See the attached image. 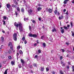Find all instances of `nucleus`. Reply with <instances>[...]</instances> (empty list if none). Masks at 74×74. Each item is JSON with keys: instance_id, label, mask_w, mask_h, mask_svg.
<instances>
[{"instance_id": "f257e3e1", "label": "nucleus", "mask_w": 74, "mask_h": 74, "mask_svg": "<svg viewBox=\"0 0 74 74\" xmlns=\"http://www.w3.org/2000/svg\"><path fill=\"white\" fill-rule=\"evenodd\" d=\"M14 26L16 27L17 29L18 28L20 30V32H23V26H22V24L21 23V22H18V23H17L16 22H15L14 24Z\"/></svg>"}, {"instance_id": "f03ea898", "label": "nucleus", "mask_w": 74, "mask_h": 74, "mask_svg": "<svg viewBox=\"0 0 74 74\" xmlns=\"http://www.w3.org/2000/svg\"><path fill=\"white\" fill-rule=\"evenodd\" d=\"M8 47H10V49L12 51L14 50V49H13V45H12V43L11 42H10L9 43H8Z\"/></svg>"}, {"instance_id": "7ed1b4c3", "label": "nucleus", "mask_w": 74, "mask_h": 74, "mask_svg": "<svg viewBox=\"0 0 74 74\" xmlns=\"http://www.w3.org/2000/svg\"><path fill=\"white\" fill-rule=\"evenodd\" d=\"M13 38L14 41H16L17 40V34L15 33L13 35Z\"/></svg>"}, {"instance_id": "20e7f679", "label": "nucleus", "mask_w": 74, "mask_h": 74, "mask_svg": "<svg viewBox=\"0 0 74 74\" xmlns=\"http://www.w3.org/2000/svg\"><path fill=\"white\" fill-rule=\"evenodd\" d=\"M20 60L21 63L22 64L23 66V64H25V61H24L22 59H21Z\"/></svg>"}, {"instance_id": "39448f33", "label": "nucleus", "mask_w": 74, "mask_h": 74, "mask_svg": "<svg viewBox=\"0 0 74 74\" xmlns=\"http://www.w3.org/2000/svg\"><path fill=\"white\" fill-rule=\"evenodd\" d=\"M6 7L7 8L10 9V7H11V5H10V4L8 3L7 4Z\"/></svg>"}, {"instance_id": "423d86ee", "label": "nucleus", "mask_w": 74, "mask_h": 74, "mask_svg": "<svg viewBox=\"0 0 74 74\" xmlns=\"http://www.w3.org/2000/svg\"><path fill=\"white\" fill-rule=\"evenodd\" d=\"M28 12L29 14V15H31L32 12V9L29 10L28 11Z\"/></svg>"}, {"instance_id": "0eeeda50", "label": "nucleus", "mask_w": 74, "mask_h": 74, "mask_svg": "<svg viewBox=\"0 0 74 74\" xmlns=\"http://www.w3.org/2000/svg\"><path fill=\"white\" fill-rule=\"evenodd\" d=\"M70 0H64V1L63 2V3L64 4H66L67 2L69 1Z\"/></svg>"}, {"instance_id": "6e6552de", "label": "nucleus", "mask_w": 74, "mask_h": 74, "mask_svg": "<svg viewBox=\"0 0 74 74\" xmlns=\"http://www.w3.org/2000/svg\"><path fill=\"white\" fill-rule=\"evenodd\" d=\"M44 69H45V68H44V66H43V67H41L40 71H44Z\"/></svg>"}, {"instance_id": "1a4fd4ad", "label": "nucleus", "mask_w": 74, "mask_h": 74, "mask_svg": "<svg viewBox=\"0 0 74 74\" xmlns=\"http://www.w3.org/2000/svg\"><path fill=\"white\" fill-rule=\"evenodd\" d=\"M48 12H49L50 13H52V10L51 9L49 8L48 10Z\"/></svg>"}, {"instance_id": "9d476101", "label": "nucleus", "mask_w": 74, "mask_h": 74, "mask_svg": "<svg viewBox=\"0 0 74 74\" xmlns=\"http://www.w3.org/2000/svg\"><path fill=\"white\" fill-rule=\"evenodd\" d=\"M21 12H23V13H24V12H25V10L24 9V8H21Z\"/></svg>"}, {"instance_id": "9b49d317", "label": "nucleus", "mask_w": 74, "mask_h": 74, "mask_svg": "<svg viewBox=\"0 0 74 74\" xmlns=\"http://www.w3.org/2000/svg\"><path fill=\"white\" fill-rule=\"evenodd\" d=\"M37 10L38 11H40V10H42V8L40 7H38L37 8Z\"/></svg>"}, {"instance_id": "f8f14e48", "label": "nucleus", "mask_w": 74, "mask_h": 74, "mask_svg": "<svg viewBox=\"0 0 74 74\" xmlns=\"http://www.w3.org/2000/svg\"><path fill=\"white\" fill-rule=\"evenodd\" d=\"M37 37V36L36 34H33L32 35V37L34 38H36V37Z\"/></svg>"}, {"instance_id": "ddd939ff", "label": "nucleus", "mask_w": 74, "mask_h": 74, "mask_svg": "<svg viewBox=\"0 0 74 74\" xmlns=\"http://www.w3.org/2000/svg\"><path fill=\"white\" fill-rule=\"evenodd\" d=\"M14 3L16 5V6L17 5H18V3L17 2V1H16L15 0L14 2Z\"/></svg>"}, {"instance_id": "4468645a", "label": "nucleus", "mask_w": 74, "mask_h": 74, "mask_svg": "<svg viewBox=\"0 0 74 74\" xmlns=\"http://www.w3.org/2000/svg\"><path fill=\"white\" fill-rule=\"evenodd\" d=\"M8 70V69H7L5 70V72H4V74H7V71Z\"/></svg>"}, {"instance_id": "2eb2a0df", "label": "nucleus", "mask_w": 74, "mask_h": 74, "mask_svg": "<svg viewBox=\"0 0 74 74\" xmlns=\"http://www.w3.org/2000/svg\"><path fill=\"white\" fill-rule=\"evenodd\" d=\"M59 72H60V74H64V73H63V72L62 71L60 70V71H59Z\"/></svg>"}, {"instance_id": "dca6fc26", "label": "nucleus", "mask_w": 74, "mask_h": 74, "mask_svg": "<svg viewBox=\"0 0 74 74\" xmlns=\"http://www.w3.org/2000/svg\"><path fill=\"white\" fill-rule=\"evenodd\" d=\"M1 39L2 40V42H3L4 41V37L3 36L1 37Z\"/></svg>"}, {"instance_id": "f3484780", "label": "nucleus", "mask_w": 74, "mask_h": 74, "mask_svg": "<svg viewBox=\"0 0 74 74\" xmlns=\"http://www.w3.org/2000/svg\"><path fill=\"white\" fill-rule=\"evenodd\" d=\"M33 65L34 66V67H37V64L36 63H34L33 64Z\"/></svg>"}, {"instance_id": "a211bd4d", "label": "nucleus", "mask_w": 74, "mask_h": 74, "mask_svg": "<svg viewBox=\"0 0 74 74\" xmlns=\"http://www.w3.org/2000/svg\"><path fill=\"white\" fill-rule=\"evenodd\" d=\"M61 32L62 33V34L64 33V29H62L61 30Z\"/></svg>"}, {"instance_id": "6ab92c4d", "label": "nucleus", "mask_w": 74, "mask_h": 74, "mask_svg": "<svg viewBox=\"0 0 74 74\" xmlns=\"http://www.w3.org/2000/svg\"><path fill=\"white\" fill-rule=\"evenodd\" d=\"M29 36L31 37H33V34H29Z\"/></svg>"}, {"instance_id": "aec40b11", "label": "nucleus", "mask_w": 74, "mask_h": 74, "mask_svg": "<svg viewBox=\"0 0 74 74\" xmlns=\"http://www.w3.org/2000/svg\"><path fill=\"white\" fill-rule=\"evenodd\" d=\"M11 64L12 65V66H13V65H15V63H14V62H13V61H12L11 62Z\"/></svg>"}, {"instance_id": "412c9836", "label": "nucleus", "mask_w": 74, "mask_h": 74, "mask_svg": "<svg viewBox=\"0 0 74 74\" xmlns=\"http://www.w3.org/2000/svg\"><path fill=\"white\" fill-rule=\"evenodd\" d=\"M46 71L47 72H48L49 70V68L48 67H47L46 68Z\"/></svg>"}, {"instance_id": "4be33fe9", "label": "nucleus", "mask_w": 74, "mask_h": 74, "mask_svg": "<svg viewBox=\"0 0 74 74\" xmlns=\"http://www.w3.org/2000/svg\"><path fill=\"white\" fill-rule=\"evenodd\" d=\"M18 66H19V69H20V68H21V67H22V65H21V64H18Z\"/></svg>"}, {"instance_id": "5701e85b", "label": "nucleus", "mask_w": 74, "mask_h": 74, "mask_svg": "<svg viewBox=\"0 0 74 74\" xmlns=\"http://www.w3.org/2000/svg\"><path fill=\"white\" fill-rule=\"evenodd\" d=\"M8 58L9 60H11V59H12V57H11V56H8Z\"/></svg>"}, {"instance_id": "b1692460", "label": "nucleus", "mask_w": 74, "mask_h": 74, "mask_svg": "<svg viewBox=\"0 0 74 74\" xmlns=\"http://www.w3.org/2000/svg\"><path fill=\"white\" fill-rule=\"evenodd\" d=\"M17 10L18 11H19V12H20V8H19V7H18L17 8Z\"/></svg>"}, {"instance_id": "393cba45", "label": "nucleus", "mask_w": 74, "mask_h": 74, "mask_svg": "<svg viewBox=\"0 0 74 74\" xmlns=\"http://www.w3.org/2000/svg\"><path fill=\"white\" fill-rule=\"evenodd\" d=\"M64 28L65 30H67L69 29V28H67V27L65 26H64Z\"/></svg>"}, {"instance_id": "a878e982", "label": "nucleus", "mask_w": 74, "mask_h": 74, "mask_svg": "<svg viewBox=\"0 0 74 74\" xmlns=\"http://www.w3.org/2000/svg\"><path fill=\"white\" fill-rule=\"evenodd\" d=\"M21 55H23V52L22 50H20L19 51Z\"/></svg>"}, {"instance_id": "bb28decb", "label": "nucleus", "mask_w": 74, "mask_h": 74, "mask_svg": "<svg viewBox=\"0 0 74 74\" xmlns=\"http://www.w3.org/2000/svg\"><path fill=\"white\" fill-rule=\"evenodd\" d=\"M22 40L23 41H24L25 40V36H23V38H22Z\"/></svg>"}, {"instance_id": "cd10ccee", "label": "nucleus", "mask_w": 74, "mask_h": 74, "mask_svg": "<svg viewBox=\"0 0 74 74\" xmlns=\"http://www.w3.org/2000/svg\"><path fill=\"white\" fill-rule=\"evenodd\" d=\"M21 48V46L20 45H19V46L17 47V49H19Z\"/></svg>"}, {"instance_id": "c85d7f7f", "label": "nucleus", "mask_w": 74, "mask_h": 74, "mask_svg": "<svg viewBox=\"0 0 74 74\" xmlns=\"http://www.w3.org/2000/svg\"><path fill=\"white\" fill-rule=\"evenodd\" d=\"M55 31L56 32V29L55 28H54L52 30V32H54Z\"/></svg>"}, {"instance_id": "c756f323", "label": "nucleus", "mask_w": 74, "mask_h": 74, "mask_svg": "<svg viewBox=\"0 0 74 74\" xmlns=\"http://www.w3.org/2000/svg\"><path fill=\"white\" fill-rule=\"evenodd\" d=\"M31 21H32V22L33 23H36V21L33 20H31Z\"/></svg>"}, {"instance_id": "7c9ffc66", "label": "nucleus", "mask_w": 74, "mask_h": 74, "mask_svg": "<svg viewBox=\"0 0 74 74\" xmlns=\"http://www.w3.org/2000/svg\"><path fill=\"white\" fill-rule=\"evenodd\" d=\"M12 7H15V8H16V6L14 4H12Z\"/></svg>"}, {"instance_id": "2f4dec72", "label": "nucleus", "mask_w": 74, "mask_h": 74, "mask_svg": "<svg viewBox=\"0 0 74 74\" xmlns=\"http://www.w3.org/2000/svg\"><path fill=\"white\" fill-rule=\"evenodd\" d=\"M38 52H39V53H41V51L40 49H39L38 50Z\"/></svg>"}, {"instance_id": "473e14b6", "label": "nucleus", "mask_w": 74, "mask_h": 74, "mask_svg": "<svg viewBox=\"0 0 74 74\" xmlns=\"http://www.w3.org/2000/svg\"><path fill=\"white\" fill-rule=\"evenodd\" d=\"M29 29L30 31H31L32 30V27H31V26H29Z\"/></svg>"}, {"instance_id": "72a5a7b5", "label": "nucleus", "mask_w": 74, "mask_h": 74, "mask_svg": "<svg viewBox=\"0 0 74 74\" xmlns=\"http://www.w3.org/2000/svg\"><path fill=\"white\" fill-rule=\"evenodd\" d=\"M57 12H58V10H55V11H54V13L56 15V14H57Z\"/></svg>"}, {"instance_id": "f704fd0d", "label": "nucleus", "mask_w": 74, "mask_h": 74, "mask_svg": "<svg viewBox=\"0 0 74 74\" xmlns=\"http://www.w3.org/2000/svg\"><path fill=\"white\" fill-rule=\"evenodd\" d=\"M43 45L44 47H45V46H46L45 43H44L43 44Z\"/></svg>"}, {"instance_id": "c9c22d12", "label": "nucleus", "mask_w": 74, "mask_h": 74, "mask_svg": "<svg viewBox=\"0 0 74 74\" xmlns=\"http://www.w3.org/2000/svg\"><path fill=\"white\" fill-rule=\"evenodd\" d=\"M8 53H10H10H11V50H9Z\"/></svg>"}, {"instance_id": "e433bc0d", "label": "nucleus", "mask_w": 74, "mask_h": 74, "mask_svg": "<svg viewBox=\"0 0 74 74\" xmlns=\"http://www.w3.org/2000/svg\"><path fill=\"white\" fill-rule=\"evenodd\" d=\"M3 19L4 20H5L7 19V17L6 16H4L3 17Z\"/></svg>"}, {"instance_id": "4c0bfd02", "label": "nucleus", "mask_w": 74, "mask_h": 74, "mask_svg": "<svg viewBox=\"0 0 74 74\" xmlns=\"http://www.w3.org/2000/svg\"><path fill=\"white\" fill-rule=\"evenodd\" d=\"M3 25H5V21H3Z\"/></svg>"}, {"instance_id": "58836bf2", "label": "nucleus", "mask_w": 74, "mask_h": 74, "mask_svg": "<svg viewBox=\"0 0 74 74\" xmlns=\"http://www.w3.org/2000/svg\"><path fill=\"white\" fill-rule=\"evenodd\" d=\"M71 27H73V23L72 22H71Z\"/></svg>"}, {"instance_id": "ea45409f", "label": "nucleus", "mask_w": 74, "mask_h": 74, "mask_svg": "<svg viewBox=\"0 0 74 74\" xmlns=\"http://www.w3.org/2000/svg\"><path fill=\"white\" fill-rule=\"evenodd\" d=\"M15 13L16 14V16H18V12H15Z\"/></svg>"}, {"instance_id": "a19ab883", "label": "nucleus", "mask_w": 74, "mask_h": 74, "mask_svg": "<svg viewBox=\"0 0 74 74\" xmlns=\"http://www.w3.org/2000/svg\"><path fill=\"white\" fill-rule=\"evenodd\" d=\"M66 15H69V12H68V11L67 10V12H66Z\"/></svg>"}, {"instance_id": "79ce46f5", "label": "nucleus", "mask_w": 74, "mask_h": 74, "mask_svg": "<svg viewBox=\"0 0 74 74\" xmlns=\"http://www.w3.org/2000/svg\"><path fill=\"white\" fill-rule=\"evenodd\" d=\"M61 50V51H62V52H65V50H64V49H62Z\"/></svg>"}, {"instance_id": "37998d69", "label": "nucleus", "mask_w": 74, "mask_h": 74, "mask_svg": "<svg viewBox=\"0 0 74 74\" xmlns=\"http://www.w3.org/2000/svg\"><path fill=\"white\" fill-rule=\"evenodd\" d=\"M63 59V57L62 56H60V60H62Z\"/></svg>"}, {"instance_id": "c03bdc74", "label": "nucleus", "mask_w": 74, "mask_h": 74, "mask_svg": "<svg viewBox=\"0 0 74 74\" xmlns=\"http://www.w3.org/2000/svg\"><path fill=\"white\" fill-rule=\"evenodd\" d=\"M72 36L73 37H74V33L73 32L72 34Z\"/></svg>"}, {"instance_id": "a18cd8bd", "label": "nucleus", "mask_w": 74, "mask_h": 74, "mask_svg": "<svg viewBox=\"0 0 74 74\" xmlns=\"http://www.w3.org/2000/svg\"><path fill=\"white\" fill-rule=\"evenodd\" d=\"M27 41L26 40H25V41L24 42V43L25 44H27Z\"/></svg>"}, {"instance_id": "49530a36", "label": "nucleus", "mask_w": 74, "mask_h": 74, "mask_svg": "<svg viewBox=\"0 0 74 74\" xmlns=\"http://www.w3.org/2000/svg\"><path fill=\"white\" fill-rule=\"evenodd\" d=\"M38 7H40V6H41V4L40 3L38 4Z\"/></svg>"}, {"instance_id": "de8ad7c7", "label": "nucleus", "mask_w": 74, "mask_h": 74, "mask_svg": "<svg viewBox=\"0 0 74 74\" xmlns=\"http://www.w3.org/2000/svg\"><path fill=\"white\" fill-rule=\"evenodd\" d=\"M52 73L53 74H55V72H54V71H52Z\"/></svg>"}, {"instance_id": "09e8293b", "label": "nucleus", "mask_w": 74, "mask_h": 74, "mask_svg": "<svg viewBox=\"0 0 74 74\" xmlns=\"http://www.w3.org/2000/svg\"><path fill=\"white\" fill-rule=\"evenodd\" d=\"M44 36H42L41 37V39H42V40H43V38H44Z\"/></svg>"}, {"instance_id": "8fccbe9b", "label": "nucleus", "mask_w": 74, "mask_h": 74, "mask_svg": "<svg viewBox=\"0 0 74 74\" xmlns=\"http://www.w3.org/2000/svg\"><path fill=\"white\" fill-rule=\"evenodd\" d=\"M66 9H64L63 10V12H66Z\"/></svg>"}, {"instance_id": "3c124183", "label": "nucleus", "mask_w": 74, "mask_h": 74, "mask_svg": "<svg viewBox=\"0 0 74 74\" xmlns=\"http://www.w3.org/2000/svg\"><path fill=\"white\" fill-rule=\"evenodd\" d=\"M62 66H66V64H62Z\"/></svg>"}, {"instance_id": "603ef678", "label": "nucleus", "mask_w": 74, "mask_h": 74, "mask_svg": "<svg viewBox=\"0 0 74 74\" xmlns=\"http://www.w3.org/2000/svg\"><path fill=\"white\" fill-rule=\"evenodd\" d=\"M2 49V47H0V51H1Z\"/></svg>"}, {"instance_id": "864d4df0", "label": "nucleus", "mask_w": 74, "mask_h": 74, "mask_svg": "<svg viewBox=\"0 0 74 74\" xmlns=\"http://www.w3.org/2000/svg\"><path fill=\"white\" fill-rule=\"evenodd\" d=\"M70 25H67V27H68V28H69V27H70Z\"/></svg>"}, {"instance_id": "5fc2aeb1", "label": "nucleus", "mask_w": 74, "mask_h": 74, "mask_svg": "<svg viewBox=\"0 0 74 74\" xmlns=\"http://www.w3.org/2000/svg\"><path fill=\"white\" fill-rule=\"evenodd\" d=\"M57 13H58V15H60V13H59V12H58Z\"/></svg>"}, {"instance_id": "6e6d98bb", "label": "nucleus", "mask_w": 74, "mask_h": 74, "mask_svg": "<svg viewBox=\"0 0 74 74\" xmlns=\"http://www.w3.org/2000/svg\"><path fill=\"white\" fill-rule=\"evenodd\" d=\"M66 68H67V69H69V68H70V67H69V66H66Z\"/></svg>"}, {"instance_id": "4d7b16f0", "label": "nucleus", "mask_w": 74, "mask_h": 74, "mask_svg": "<svg viewBox=\"0 0 74 74\" xmlns=\"http://www.w3.org/2000/svg\"><path fill=\"white\" fill-rule=\"evenodd\" d=\"M61 19H62V18H61V17H60V16H59V19L60 20Z\"/></svg>"}, {"instance_id": "13d9d810", "label": "nucleus", "mask_w": 74, "mask_h": 74, "mask_svg": "<svg viewBox=\"0 0 74 74\" xmlns=\"http://www.w3.org/2000/svg\"><path fill=\"white\" fill-rule=\"evenodd\" d=\"M72 69H74V65L72 66Z\"/></svg>"}, {"instance_id": "bf43d9fd", "label": "nucleus", "mask_w": 74, "mask_h": 74, "mask_svg": "<svg viewBox=\"0 0 74 74\" xmlns=\"http://www.w3.org/2000/svg\"><path fill=\"white\" fill-rule=\"evenodd\" d=\"M42 60L43 61H45V59H44V58H42Z\"/></svg>"}, {"instance_id": "052dcab7", "label": "nucleus", "mask_w": 74, "mask_h": 74, "mask_svg": "<svg viewBox=\"0 0 74 74\" xmlns=\"http://www.w3.org/2000/svg\"><path fill=\"white\" fill-rule=\"evenodd\" d=\"M2 33H5V31L4 30L2 31Z\"/></svg>"}, {"instance_id": "680f3d73", "label": "nucleus", "mask_w": 74, "mask_h": 74, "mask_svg": "<svg viewBox=\"0 0 74 74\" xmlns=\"http://www.w3.org/2000/svg\"><path fill=\"white\" fill-rule=\"evenodd\" d=\"M38 20H39V21H41V18H38Z\"/></svg>"}, {"instance_id": "e2e57ef3", "label": "nucleus", "mask_w": 74, "mask_h": 74, "mask_svg": "<svg viewBox=\"0 0 74 74\" xmlns=\"http://www.w3.org/2000/svg\"><path fill=\"white\" fill-rule=\"evenodd\" d=\"M66 45H69V43H68V42H66Z\"/></svg>"}, {"instance_id": "0e129e2a", "label": "nucleus", "mask_w": 74, "mask_h": 74, "mask_svg": "<svg viewBox=\"0 0 74 74\" xmlns=\"http://www.w3.org/2000/svg\"><path fill=\"white\" fill-rule=\"evenodd\" d=\"M37 42L38 44H39V42H38V40H37Z\"/></svg>"}, {"instance_id": "69168bd1", "label": "nucleus", "mask_w": 74, "mask_h": 74, "mask_svg": "<svg viewBox=\"0 0 74 74\" xmlns=\"http://www.w3.org/2000/svg\"><path fill=\"white\" fill-rule=\"evenodd\" d=\"M72 3L74 4V0H73V1H72Z\"/></svg>"}, {"instance_id": "338daca9", "label": "nucleus", "mask_w": 74, "mask_h": 74, "mask_svg": "<svg viewBox=\"0 0 74 74\" xmlns=\"http://www.w3.org/2000/svg\"><path fill=\"white\" fill-rule=\"evenodd\" d=\"M35 58H37V55H36V56H35Z\"/></svg>"}, {"instance_id": "774afa93", "label": "nucleus", "mask_w": 74, "mask_h": 74, "mask_svg": "<svg viewBox=\"0 0 74 74\" xmlns=\"http://www.w3.org/2000/svg\"><path fill=\"white\" fill-rule=\"evenodd\" d=\"M32 65H30V68H31V69H32Z\"/></svg>"}]
</instances>
